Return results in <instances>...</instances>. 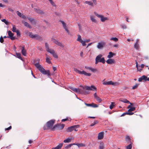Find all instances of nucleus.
Masks as SVG:
<instances>
[{
    "label": "nucleus",
    "instance_id": "nucleus-30",
    "mask_svg": "<svg viewBox=\"0 0 149 149\" xmlns=\"http://www.w3.org/2000/svg\"><path fill=\"white\" fill-rule=\"evenodd\" d=\"M45 48H46V51L48 52H49L52 49H49V46L48 45V43L47 42H46L45 44Z\"/></svg>",
    "mask_w": 149,
    "mask_h": 149
},
{
    "label": "nucleus",
    "instance_id": "nucleus-47",
    "mask_svg": "<svg viewBox=\"0 0 149 149\" xmlns=\"http://www.w3.org/2000/svg\"><path fill=\"white\" fill-rule=\"evenodd\" d=\"M29 36L31 38H34V35L31 32H29L28 33Z\"/></svg>",
    "mask_w": 149,
    "mask_h": 149
},
{
    "label": "nucleus",
    "instance_id": "nucleus-62",
    "mask_svg": "<svg viewBox=\"0 0 149 149\" xmlns=\"http://www.w3.org/2000/svg\"><path fill=\"white\" fill-rule=\"evenodd\" d=\"M68 120V118H66L65 119H62V121L64 122V121H66V120Z\"/></svg>",
    "mask_w": 149,
    "mask_h": 149
},
{
    "label": "nucleus",
    "instance_id": "nucleus-20",
    "mask_svg": "<svg viewBox=\"0 0 149 149\" xmlns=\"http://www.w3.org/2000/svg\"><path fill=\"white\" fill-rule=\"evenodd\" d=\"M27 18L29 20V21L33 24H36V21L33 18H31L28 17Z\"/></svg>",
    "mask_w": 149,
    "mask_h": 149
},
{
    "label": "nucleus",
    "instance_id": "nucleus-26",
    "mask_svg": "<svg viewBox=\"0 0 149 149\" xmlns=\"http://www.w3.org/2000/svg\"><path fill=\"white\" fill-rule=\"evenodd\" d=\"M120 101L125 103L130 104V102L127 99L121 98L120 99Z\"/></svg>",
    "mask_w": 149,
    "mask_h": 149
},
{
    "label": "nucleus",
    "instance_id": "nucleus-64",
    "mask_svg": "<svg viewBox=\"0 0 149 149\" xmlns=\"http://www.w3.org/2000/svg\"><path fill=\"white\" fill-rule=\"evenodd\" d=\"M130 137L129 136H127L126 137V141H128V140H130Z\"/></svg>",
    "mask_w": 149,
    "mask_h": 149
},
{
    "label": "nucleus",
    "instance_id": "nucleus-58",
    "mask_svg": "<svg viewBox=\"0 0 149 149\" xmlns=\"http://www.w3.org/2000/svg\"><path fill=\"white\" fill-rule=\"evenodd\" d=\"M37 48L39 50H40V51H42V47H40V46H38V47H37Z\"/></svg>",
    "mask_w": 149,
    "mask_h": 149
},
{
    "label": "nucleus",
    "instance_id": "nucleus-27",
    "mask_svg": "<svg viewBox=\"0 0 149 149\" xmlns=\"http://www.w3.org/2000/svg\"><path fill=\"white\" fill-rule=\"evenodd\" d=\"M63 145V143L59 144L57 146L53 148L52 149H61Z\"/></svg>",
    "mask_w": 149,
    "mask_h": 149
},
{
    "label": "nucleus",
    "instance_id": "nucleus-48",
    "mask_svg": "<svg viewBox=\"0 0 149 149\" xmlns=\"http://www.w3.org/2000/svg\"><path fill=\"white\" fill-rule=\"evenodd\" d=\"M17 33V36L18 37L20 36V34L19 31L18 30H17V31L15 32Z\"/></svg>",
    "mask_w": 149,
    "mask_h": 149
},
{
    "label": "nucleus",
    "instance_id": "nucleus-16",
    "mask_svg": "<svg viewBox=\"0 0 149 149\" xmlns=\"http://www.w3.org/2000/svg\"><path fill=\"white\" fill-rule=\"evenodd\" d=\"M49 52L51 53V54L53 56L56 58H58V56L55 53V51L54 49H52L50 52Z\"/></svg>",
    "mask_w": 149,
    "mask_h": 149
},
{
    "label": "nucleus",
    "instance_id": "nucleus-18",
    "mask_svg": "<svg viewBox=\"0 0 149 149\" xmlns=\"http://www.w3.org/2000/svg\"><path fill=\"white\" fill-rule=\"evenodd\" d=\"M16 13L18 15L19 17L24 19H26V17L24 15L21 13L19 11H17Z\"/></svg>",
    "mask_w": 149,
    "mask_h": 149
},
{
    "label": "nucleus",
    "instance_id": "nucleus-34",
    "mask_svg": "<svg viewBox=\"0 0 149 149\" xmlns=\"http://www.w3.org/2000/svg\"><path fill=\"white\" fill-rule=\"evenodd\" d=\"M85 4H87L91 6H93V3L91 1H86L84 2Z\"/></svg>",
    "mask_w": 149,
    "mask_h": 149
},
{
    "label": "nucleus",
    "instance_id": "nucleus-5",
    "mask_svg": "<svg viewBox=\"0 0 149 149\" xmlns=\"http://www.w3.org/2000/svg\"><path fill=\"white\" fill-rule=\"evenodd\" d=\"M55 120H52L48 121L46 123V126L48 129H51L53 130L52 127L54 123Z\"/></svg>",
    "mask_w": 149,
    "mask_h": 149
},
{
    "label": "nucleus",
    "instance_id": "nucleus-56",
    "mask_svg": "<svg viewBox=\"0 0 149 149\" xmlns=\"http://www.w3.org/2000/svg\"><path fill=\"white\" fill-rule=\"evenodd\" d=\"M114 47L116 48L117 49L119 47V45L118 44H115L113 45Z\"/></svg>",
    "mask_w": 149,
    "mask_h": 149
},
{
    "label": "nucleus",
    "instance_id": "nucleus-14",
    "mask_svg": "<svg viewBox=\"0 0 149 149\" xmlns=\"http://www.w3.org/2000/svg\"><path fill=\"white\" fill-rule=\"evenodd\" d=\"M85 104L88 107H91L94 108L97 107H98V106L97 104H95L93 103H92L91 104H87L85 103Z\"/></svg>",
    "mask_w": 149,
    "mask_h": 149
},
{
    "label": "nucleus",
    "instance_id": "nucleus-33",
    "mask_svg": "<svg viewBox=\"0 0 149 149\" xmlns=\"http://www.w3.org/2000/svg\"><path fill=\"white\" fill-rule=\"evenodd\" d=\"M133 112H125L123 113L121 116V117L123 116L126 115H132L133 114Z\"/></svg>",
    "mask_w": 149,
    "mask_h": 149
},
{
    "label": "nucleus",
    "instance_id": "nucleus-54",
    "mask_svg": "<svg viewBox=\"0 0 149 149\" xmlns=\"http://www.w3.org/2000/svg\"><path fill=\"white\" fill-rule=\"evenodd\" d=\"M57 45H58L62 47H64V46L60 42H58V43L57 44Z\"/></svg>",
    "mask_w": 149,
    "mask_h": 149
},
{
    "label": "nucleus",
    "instance_id": "nucleus-43",
    "mask_svg": "<svg viewBox=\"0 0 149 149\" xmlns=\"http://www.w3.org/2000/svg\"><path fill=\"white\" fill-rule=\"evenodd\" d=\"M52 40L53 42H54L56 45H57L58 42H59L54 39H52Z\"/></svg>",
    "mask_w": 149,
    "mask_h": 149
},
{
    "label": "nucleus",
    "instance_id": "nucleus-32",
    "mask_svg": "<svg viewBox=\"0 0 149 149\" xmlns=\"http://www.w3.org/2000/svg\"><path fill=\"white\" fill-rule=\"evenodd\" d=\"M46 61L49 64L51 63V61L50 60V57H48L47 54H46Z\"/></svg>",
    "mask_w": 149,
    "mask_h": 149
},
{
    "label": "nucleus",
    "instance_id": "nucleus-25",
    "mask_svg": "<svg viewBox=\"0 0 149 149\" xmlns=\"http://www.w3.org/2000/svg\"><path fill=\"white\" fill-rule=\"evenodd\" d=\"M139 40L138 39H137L136 40V42L134 45V48L136 49H139Z\"/></svg>",
    "mask_w": 149,
    "mask_h": 149
},
{
    "label": "nucleus",
    "instance_id": "nucleus-13",
    "mask_svg": "<svg viewBox=\"0 0 149 149\" xmlns=\"http://www.w3.org/2000/svg\"><path fill=\"white\" fill-rule=\"evenodd\" d=\"M131 104L128 106V108L129 109L127 112H132L134 111L135 110V107H132L133 106L132 104L131 103Z\"/></svg>",
    "mask_w": 149,
    "mask_h": 149
},
{
    "label": "nucleus",
    "instance_id": "nucleus-49",
    "mask_svg": "<svg viewBox=\"0 0 149 149\" xmlns=\"http://www.w3.org/2000/svg\"><path fill=\"white\" fill-rule=\"evenodd\" d=\"M75 144L73 143V144H70L69 145H68L67 146H66L65 148H70L71 146L73 145H74Z\"/></svg>",
    "mask_w": 149,
    "mask_h": 149
},
{
    "label": "nucleus",
    "instance_id": "nucleus-17",
    "mask_svg": "<svg viewBox=\"0 0 149 149\" xmlns=\"http://www.w3.org/2000/svg\"><path fill=\"white\" fill-rule=\"evenodd\" d=\"M104 132H101L99 133L97 136V138L98 139L101 140L104 137Z\"/></svg>",
    "mask_w": 149,
    "mask_h": 149
},
{
    "label": "nucleus",
    "instance_id": "nucleus-55",
    "mask_svg": "<svg viewBox=\"0 0 149 149\" xmlns=\"http://www.w3.org/2000/svg\"><path fill=\"white\" fill-rule=\"evenodd\" d=\"M4 42V40L3 37L2 36H1L0 38V42L3 43Z\"/></svg>",
    "mask_w": 149,
    "mask_h": 149
},
{
    "label": "nucleus",
    "instance_id": "nucleus-37",
    "mask_svg": "<svg viewBox=\"0 0 149 149\" xmlns=\"http://www.w3.org/2000/svg\"><path fill=\"white\" fill-rule=\"evenodd\" d=\"M110 40H113L115 42H117L118 40V38L116 37H114V38L112 37V38H110Z\"/></svg>",
    "mask_w": 149,
    "mask_h": 149
},
{
    "label": "nucleus",
    "instance_id": "nucleus-36",
    "mask_svg": "<svg viewBox=\"0 0 149 149\" xmlns=\"http://www.w3.org/2000/svg\"><path fill=\"white\" fill-rule=\"evenodd\" d=\"M77 36L78 38L77 39V41L80 42H81V41L82 40L81 39V36L79 35H78Z\"/></svg>",
    "mask_w": 149,
    "mask_h": 149
},
{
    "label": "nucleus",
    "instance_id": "nucleus-41",
    "mask_svg": "<svg viewBox=\"0 0 149 149\" xmlns=\"http://www.w3.org/2000/svg\"><path fill=\"white\" fill-rule=\"evenodd\" d=\"M36 39L37 40H42V38L40 36L37 35L36 36Z\"/></svg>",
    "mask_w": 149,
    "mask_h": 149
},
{
    "label": "nucleus",
    "instance_id": "nucleus-19",
    "mask_svg": "<svg viewBox=\"0 0 149 149\" xmlns=\"http://www.w3.org/2000/svg\"><path fill=\"white\" fill-rule=\"evenodd\" d=\"M35 12H36L37 13L40 14H44L45 13V12L42 11V10L37 8H34V9Z\"/></svg>",
    "mask_w": 149,
    "mask_h": 149
},
{
    "label": "nucleus",
    "instance_id": "nucleus-10",
    "mask_svg": "<svg viewBox=\"0 0 149 149\" xmlns=\"http://www.w3.org/2000/svg\"><path fill=\"white\" fill-rule=\"evenodd\" d=\"M8 36L7 37L10 38L12 40H14L15 39V38L13 37V34L10 31H8Z\"/></svg>",
    "mask_w": 149,
    "mask_h": 149
},
{
    "label": "nucleus",
    "instance_id": "nucleus-38",
    "mask_svg": "<svg viewBox=\"0 0 149 149\" xmlns=\"http://www.w3.org/2000/svg\"><path fill=\"white\" fill-rule=\"evenodd\" d=\"M16 54L17 55V57L18 58H19V59H20L21 60H22V58L21 56V54L20 53H16Z\"/></svg>",
    "mask_w": 149,
    "mask_h": 149
},
{
    "label": "nucleus",
    "instance_id": "nucleus-2",
    "mask_svg": "<svg viewBox=\"0 0 149 149\" xmlns=\"http://www.w3.org/2000/svg\"><path fill=\"white\" fill-rule=\"evenodd\" d=\"M37 68L43 74H46L48 76H50V72L49 70H46L43 67L38 63H37L34 64Z\"/></svg>",
    "mask_w": 149,
    "mask_h": 149
},
{
    "label": "nucleus",
    "instance_id": "nucleus-52",
    "mask_svg": "<svg viewBox=\"0 0 149 149\" xmlns=\"http://www.w3.org/2000/svg\"><path fill=\"white\" fill-rule=\"evenodd\" d=\"M79 147L84 146V145L82 143L77 144H76Z\"/></svg>",
    "mask_w": 149,
    "mask_h": 149
},
{
    "label": "nucleus",
    "instance_id": "nucleus-46",
    "mask_svg": "<svg viewBox=\"0 0 149 149\" xmlns=\"http://www.w3.org/2000/svg\"><path fill=\"white\" fill-rule=\"evenodd\" d=\"M136 67L137 68V70L138 71H140L141 70V69H139V66L138 65V63L136 61Z\"/></svg>",
    "mask_w": 149,
    "mask_h": 149
},
{
    "label": "nucleus",
    "instance_id": "nucleus-44",
    "mask_svg": "<svg viewBox=\"0 0 149 149\" xmlns=\"http://www.w3.org/2000/svg\"><path fill=\"white\" fill-rule=\"evenodd\" d=\"M12 31L13 32H15L17 31V30H16V26L15 25H13Z\"/></svg>",
    "mask_w": 149,
    "mask_h": 149
},
{
    "label": "nucleus",
    "instance_id": "nucleus-22",
    "mask_svg": "<svg viewBox=\"0 0 149 149\" xmlns=\"http://www.w3.org/2000/svg\"><path fill=\"white\" fill-rule=\"evenodd\" d=\"M74 138L72 137L70 138H68L67 139L64 140L63 142L65 143H68L70 142Z\"/></svg>",
    "mask_w": 149,
    "mask_h": 149
},
{
    "label": "nucleus",
    "instance_id": "nucleus-39",
    "mask_svg": "<svg viewBox=\"0 0 149 149\" xmlns=\"http://www.w3.org/2000/svg\"><path fill=\"white\" fill-rule=\"evenodd\" d=\"M60 22L62 23L63 25V26L64 28L65 29L67 28V26L66 25L65 23L64 22L62 21H60Z\"/></svg>",
    "mask_w": 149,
    "mask_h": 149
},
{
    "label": "nucleus",
    "instance_id": "nucleus-11",
    "mask_svg": "<svg viewBox=\"0 0 149 149\" xmlns=\"http://www.w3.org/2000/svg\"><path fill=\"white\" fill-rule=\"evenodd\" d=\"M105 45V43L104 42H100L98 43L97 45V47L99 49H102Z\"/></svg>",
    "mask_w": 149,
    "mask_h": 149
},
{
    "label": "nucleus",
    "instance_id": "nucleus-40",
    "mask_svg": "<svg viewBox=\"0 0 149 149\" xmlns=\"http://www.w3.org/2000/svg\"><path fill=\"white\" fill-rule=\"evenodd\" d=\"M115 104V103L114 102H111V105L109 106V108L111 109H112Z\"/></svg>",
    "mask_w": 149,
    "mask_h": 149
},
{
    "label": "nucleus",
    "instance_id": "nucleus-6",
    "mask_svg": "<svg viewBox=\"0 0 149 149\" xmlns=\"http://www.w3.org/2000/svg\"><path fill=\"white\" fill-rule=\"evenodd\" d=\"M79 125L73 126L68 127L67 129L66 130L68 132H71L73 130H74L75 131H77L78 130L77 129L79 128Z\"/></svg>",
    "mask_w": 149,
    "mask_h": 149
},
{
    "label": "nucleus",
    "instance_id": "nucleus-42",
    "mask_svg": "<svg viewBox=\"0 0 149 149\" xmlns=\"http://www.w3.org/2000/svg\"><path fill=\"white\" fill-rule=\"evenodd\" d=\"M1 21L4 22L6 25H8V22L6 19H2Z\"/></svg>",
    "mask_w": 149,
    "mask_h": 149
},
{
    "label": "nucleus",
    "instance_id": "nucleus-35",
    "mask_svg": "<svg viewBox=\"0 0 149 149\" xmlns=\"http://www.w3.org/2000/svg\"><path fill=\"white\" fill-rule=\"evenodd\" d=\"M104 148V143L103 142L100 143L99 146V149H103Z\"/></svg>",
    "mask_w": 149,
    "mask_h": 149
},
{
    "label": "nucleus",
    "instance_id": "nucleus-15",
    "mask_svg": "<svg viewBox=\"0 0 149 149\" xmlns=\"http://www.w3.org/2000/svg\"><path fill=\"white\" fill-rule=\"evenodd\" d=\"M94 98L99 103L101 102L102 101V100L98 96L96 93L94 94Z\"/></svg>",
    "mask_w": 149,
    "mask_h": 149
},
{
    "label": "nucleus",
    "instance_id": "nucleus-8",
    "mask_svg": "<svg viewBox=\"0 0 149 149\" xmlns=\"http://www.w3.org/2000/svg\"><path fill=\"white\" fill-rule=\"evenodd\" d=\"M74 71L80 74H84L87 76H90L91 75V74L90 73H87L84 71H81L76 68H74Z\"/></svg>",
    "mask_w": 149,
    "mask_h": 149
},
{
    "label": "nucleus",
    "instance_id": "nucleus-45",
    "mask_svg": "<svg viewBox=\"0 0 149 149\" xmlns=\"http://www.w3.org/2000/svg\"><path fill=\"white\" fill-rule=\"evenodd\" d=\"M139 85V84H136L134 86L132 87V89H135Z\"/></svg>",
    "mask_w": 149,
    "mask_h": 149
},
{
    "label": "nucleus",
    "instance_id": "nucleus-24",
    "mask_svg": "<svg viewBox=\"0 0 149 149\" xmlns=\"http://www.w3.org/2000/svg\"><path fill=\"white\" fill-rule=\"evenodd\" d=\"M21 53L23 56H26V50L25 49L24 46H23L22 47Z\"/></svg>",
    "mask_w": 149,
    "mask_h": 149
},
{
    "label": "nucleus",
    "instance_id": "nucleus-3",
    "mask_svg": "<svg viewBox=\"0 0 149 149\" xmlns=\"http://www.w3.org/2000/svg\"><path fill=\"white\" fill-rule=\"evenodd\" d=\"M102 55L100 54L97 56L95 58V63L97 64L98 62H101L104 64L105 63V60L104 57L102 58Z\"/></svg>",
    "mask_w": 149,
    "mask_h": 149
},
{
    "label": "nucleus",
    "instance_id": "nucleus-59",
    "mask_svg": "<svg viewBox=\"0 0 149 149\" xmlns=\"http://www.w3.org/2000/svg\"><path fill=\"white\" fill-rule=\"evenodd\" d=\"M113 84L112 85H113L114 86H118V85L119 84V83L118 82H115V83L113 82Z\"/></svg>",
    "mask_w": 149,
    "mask_h": 149
},
{
    "label": "nucleus",
    "instance_id": "nucleus-28",
    "mask_svg": "<svg viewBox=\"0 0 149 149\" xmlns=\"http://www.w3.org/2000/svg\"><path fill=\"white\" fill-rule=\"evenodd\" d=\"M91 20L93 22L95 23H97V21L95 19V17L93 15H91L90 17Z\"/></svg>",
    "mask_w": 149,
    "mask_h": 149
},
{
    "label": "nucleus",
    "instance_id": "nucleus-53",
    "mask_svg": "<svg viewBox=\"0 0 149 149\" xmlns=\"http://www.w3.org/2000/svg\"><path fill=\"white\" fill-rule=\"evenodd\" d=\"M120 26L123 29H126L127 28V26L125 25H123V24L121 25H120Z\"/></svg>",
    "mask_w": 149,
    "mask_h": 149
},
{
    "label": "nucleus",
    "instance_id": "nucleus-23",
    "mask_svg": "<svg viewBox=\"0 0 149 149\" xmlns=\"http://www.w3.org/2000/svg\"><path fill=\"white\" fill-rule=\"evenodd\" d=\"M22 23L24 24L25 26L29 28V29H31L32 28L31 26L28 22L24 21H22Z\"/></svg>",
    "mask_w": 149,
    "mask_h": 149
},
{
    "label": "nucleus",
    "instance_id": "nucleus-60",
    "mask_svg": "<svg viewBox=\"0 0 149 149\" xmlns=\"http://www.w3.org/2000/svg\"><path fill=\"white\" fill-rule=\"evenodd\" d=\"M11 126H10L9 127L6 128L5 129V130H10V129H11Z\"/></svg>",
    "mask_w": 149,
    "mask_h": 149
},
{
    "label": "nucleus",
    "instance_id": "nucleus-4",
    "mask_svg": "<svg viewBox=\"0 0 149 149\" xmlns=\"http://www.w3.org/2000/svg\"><path fill=\"white\" fill-rule=\"evenodd\" d=\"M94 13L96 16L100 19L101 21L102 22H104L106 20H108L109 19L107 17H104L103 15L98 14L96 12H94Z\"/></svg>",
    "mask_w": 149,
    "mask_h": 149
},
{
    "label": "nucleus",
    "instance_id": "nucleus-61",
    "mask_svg": "<svg viewBox=\"0 0 149 149\" xmlns=\"http://www.w3.org/2000/svg\"><path fill=\"white\" fill-rule=\"evenodd\" d=\"M93 4L94 3V5H95L96 4L97 2H96V0H93Z\"/></svg>",
    "mask_w": 149,
    "mask_h": 149
},
{
    "label": "nucleus",
    "instance_id": "nucleus-9",
    "mask_svg": "<svg viewBox=\"0 0 149 149\" xmlns=\"http://www.w3.org/2000/svg\"><path fill=\"white\" fill-rule=\"evenodd\" d=\"M142 80H144L145 81H149V78H148L147 76L145 75H143L140 77L138 79V81L139 82H141Z\"/></svg>",
    "mask_w": 149,
    "mask_h": 149
},
{
    "label": "nucleus",
    "instance_id": "nucleus-12",
    "mask_svg": "<svg viewBox=\"0 0 149 149\" xmlns=\"http://www.w3.org/2000/svg\"><path fill=\"white\" fill-rule=\"evenodd\" d=\"M106 62L108 64H112L116 63V61L114 59H108L106 61Z\"/></svg>",
    "mask_w": 149,
    "mask_h": 149
},
{
    "label": "nucleus",
    "instance_id": "nucleus-29",
    "mask_svg": "<svg viewBox=\"0 0 149 149\" xmlns=\"http://www.w3.org/2000/svg\"><path fill=\"white\" fill-rule=\"evenodd\" d=\"M113 84V82L111 81H105L103 83V84L105 85H112Z\"/></svg>",
    "mask_w": 149,
    "mask_h": 149
},
{
    "label": "nucleus",
    "instance_id": "nucleus-31",
    "mask_svg": "<svg viewBox=\"0 0 149 149\" xmlns=\"http://www.w3.org/2000/svg\"><path fill=\"white\" fill-rule=\"evenodd\" d=\"M115 55V54L114 53L111 52H110L107 56V57L109 58H111L113 57V56Z\"/></svg>",
    "mask_w": 149,
    "mask_h": 149
},
{
    "label": "nucleus",
    "instance_id": "nucleus-21",
    "mask_svg": "<svg viewBox=\"0 0 149 149\" xmlns=\"http://www.w3.org/2000/svg\"><path fill=\"white\" fill-rule=\"evenodd\" d=\"M85 68L86 69H88V70H91L92 72H96L97 71V69H95V68H92L91 67H88V66H85Z\"/></svg>",
    "mask_w": 149,
    "mask_h": 149
},
{
    "label": "nucleus",
    "instance_id": "nucleus-1",
    "mask_svg": "<svg viewBox=\"0 0 149 149\" xmlns=\"http://www.w3.org/2000/svg\"><path fill=\"white\" fill-rule=\"evenodd\" d=\"M80 86L82 88L83 90L73 88H72L71 89L75 92L85 95L88 94L89 93L88 91L96 90V88L93 86H91V87L87 86Z\"/></svg>",
    "mask_w": 149,
    "mask_h": 149
},
{
    "label": "nucleus",
    "instance_id": "nucleus-63",
    "mask_svg": "<svg viewBox=\"0 0 149 149\" xmlns=\"http://www.w3.org/2000/svg\"><path fill=\"white\" fill-rule=\"evenodd\" d=\"M90 39L86 40H84L85 42L86 43H88L90 42Z\"/></svg>",
    "mask_w": 149,
    "mask_h": 149
},
{
    "label": "nucleus",
    "instance_id": "nucleus-57",
    "mask_svg": "<svg viewBox=\"0 0 149 149\" xmlns=\"http://www.w3.org/2000/svg\"><path fill=\"white\" fill-rule=\"evenodd\" d=\"M80 42L82 44L83 46H85L86 45V42H85L84 41L82 40Z\"/></svg>",
    "mask_w": 149,
    "mask_h": 149
},
{
    "label": "nucleus",
    "instance_id": "nucleus-51",
    "mask_svg": "<svg viewBox=\"0 0 149 149\" xmlns=\"http://www.w3.org/2000/svg\"><path fill=\"white\" fill-rule=\"evenodd\" d=\"M132 147L131 144H130L127 147V149H131Z\"/></svg>",
    "mask_w": 149,
    "mask_h": 149
},
{
    "label": "nucleus",
    "instance_id": "nucleus-50",
    "mask_svg": "<svg viewBox=\"0 0 149 149\" xmlns=\"http://www.w3.org/2000/svg\"><path fill=\"white\" fill-rule=\"evenodd\" d=\"M97 123V121L96 120L95 121H94V123H91V124L90 125V126H93L95 124H96Z\"/></svg>",
    "mask_w": 149,
    "mask_h": 149
},
{
    "label": "nucleus",
    "instance_id": "nucleus-7",
    "mask_svg": "<svg viewBox=\"0 0 149 149\" xmlns=\"http://www.w3.org/2000/svg\"><path fill=\"white\" fill-rule=\"evenodd\" d=\"M65 125L63 124H58L53 127V130H62L64 128Z\"/></svg>",
    "mask_w": 149,
    "mask_h": 149
}]
</instances>
